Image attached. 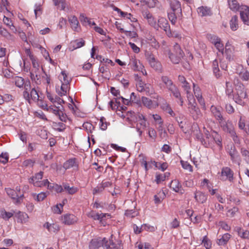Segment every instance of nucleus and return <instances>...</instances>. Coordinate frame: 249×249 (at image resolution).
<instances>
[{
  "mask_svg": "<svg viewBox=\"0 0 249 249\" xmlns=\"http://www.w3.org/2000/svg\"><path fill=\"white\" fill-rule=\"evenodd\" d=\"M233 89L231 84L229 82H226V93L229 98H232Z\"/></svg>",
  "mask_w": 249,
  "mask_h": 249,
  "instance_id": "28",
  "label": "nucleus"
},
{
  "mask_svg": "<svg viewBox=\"0 0 249 249\" xmlns=\"http://www.w3.org/2000/svg\"><path fill=\"white\" fill-rule=\"evenodd\" d=\"M181 163L182 167L190 172L192 171V166L187 161H181Z\"/></svg>",
  "mask_w": 249,
  "mask_h": 249,
  "instance_id": "56",
  "label": "nucleus"
},
{
  "mask_svg": "<svg viewBox=\"0 0 249 249\" xmlns=\"http://www.w3.org/2000/svg\"><path fill=\"white\" fill-rule=\"evenodd\" d=\"M237 232L238 235L243 238L249 239V231H244L240 228H237Z\"/></svg>",
  "mask_w": 249,
  "mask_h": 249,
  "instance_id": "34",
  "label": "nucleus"
},
{
  "mask_svg": "<svg viewBox=\"0 0 249 249\" xmlns=\"http://www.w3.org/2000/svg\"><path fill=\"white\" fill-rule=\"evenodd\" d=\"M48 183L49 181L48 179H45L42 181H36L34 183V186L41 187L46 186Z\"/></svg>",
  "mask_w": 249,
  "mask_h": 249,
  "instance_id": "50",
  "label": "nucleus"
},
{
  "mask_svg": "<svg viewBox=\"0 0 249 249\" xmlns=\"http://www.w3.org/2000/svg\"><path fill=\"white\" fill-rule=\"evenodd\" d=\"M197 12L201 17L211 16L212 13L211 8L207 6H200L197 8Z\"/></svg>",
  "mask_w": 249,
  "mask_h": 249,
  "instance_id": "17",
  "label": "nucleus"
},
{
  "mask_svg": "<svg viewBox=\"0 0 249 249\" xmlns=\"http://www.w3.org/2000/svg\"><path fill=\"white\" fill-rule=\"evenodd\" d=\"M34 196H36V199L38 201H42L45 197H46L47 196L45 193L42 192L38 194L36 196L34 195Z\"/></svg>",
  "mask_w": 249,
  "mask_h": 249,
  "instance_id": "64",
  "label": "nucleus"
},
{
  "mask_svg": "<svg viewBox=\"0 0 249 249\" xmlns=\"http://www.w3.org/2000/svg\"><path fill=\"white\" fill-rule=\"evenodd\" d=\"M229 8L232 11H236L239 9V4L236 0H228Z\"/></svg>",
  "mask_w": 249,
  "mask_h": 249,
  "instance_id": "27",
  "label": "nucleus"
},
{
  "mask_svg": "<svg viewBox=\"0 0 249 249\" xmlns=\"http://www.w3.org/2000/svg\"><path fill=\"white\" fill-rule=\"evenodd\" d=\"M211 110L212 113L216 118V119L220 123H221L223 120L221 109L219 108L214 106H212Z\"/></svg>",
  "mask_w": 249,
  "mask_h": 249,
  "instance_id": "16",
  "label": "nucleus"
},
{
  "mask_svg": "<svg viewBox=\"0 0 249 249\" xmlns=\"http://www.w3.org/2000/svg\"><path fill=\"white\" fill-rule=\"evenodd\" d=\"M227 149L228 152L230 155L231 160L233 162H236L239 159V155L235 146L233 144H228L227 145Z\"/></svg>",
  "mask_w": 249,
  "mask_h": 249,
  "instance_id": "8",
  "label": "nucleus"
},
{
  "mask_svg": "<svg viewBox=\"0 0 249 249\" xmlns=\"http://www.w3.org/2000/svg\"><path fill=\"white\" fill-rule=\"evenodd\" d=\"M30 77L33 81H34L36 85H40L41 83V76L40 75L39 69H32L30 72Z\"/></svg>",
  "mask_w": 249,
  "mask_h": 249,
  "instance_id": "11",
  "label": "nucleus"
},
{
  "mask_svg": "<svg viewBox=\"0 0 249 249\" xmlns=\"http://www.w3.org/2000/svg\"><path fill=\"white\" fill-rule=\"evenodd\" d=\"M214 141L220 148H222V138L215 131H213L212 133V139L211 142Z\"/></svg>",
  "mask_w": 249,
  "mask_h": 249,
  "instance_id": "19",
  "label": "nucleus"
},
{
  "mask_svg": "<svg viewBox=\"0 0 249 249\" xmlns=\"http://www.w3.org/2000/svg\"><path fill=\"white\" fill-rule=\"evenodd\" d=\"M66 2L65 0H59L58 3H57V8L58 9H59L60 10H64L65 8L66 7Z\"/></svg>",
  "mask_w": 249,
  "mask_h": 249,
  "instance_id": "60",
  "label": "nucleus"
},
{
  "mask_svg": "<svg viewBox=\"0 0 249 249\" xmlns=\"http://www.w3.org/2000/svg\"><path fill=\"white\" fill-rule=\"evenodd\" d=\"M231 238V235L229 233H225L219 239L217 242L219 245H225Z\"/></svg>",
  "mask_w": 249,
  "mask_h": 249,
  "instance_id": "29",
  "label": "nucleus"
},
{
  "mask_svg": "<svg viewBox=\"0 0 249 249\" xmlns=\"http://www.w3.org/2000/svg\"><path fill=\"white\" fill-rule=\"evenodd\" d=\"M161 80L165 85V88H167L168 90L174 85L172 80L167 76H161Z\"/></svg>",
  "mask_w": 249,
  "mask_h": 249,
  "instance_id": "23",
  "label": "nucleus"
},
{
  "mask_svg": "<svg viewBox=\"0 0 249 249\" xmlns=\"http://www.w3.org/2000/svg\"><path fill=\"white\" fill-rule=\"evenodd\" d=\"M222 127L224 131L229 133L230 134V132L234 131L233 128V126L231 124H224Z\"/></svg>",
  "mask_w": 249,
  "mask_h": 249,
  "instance_id": "43",
  "label": "nucleus"
},
{
  "mask_svg": "<svg viewBox=\"0 0 249 249\" xmlns=\"http://www.w3.org/2000/svg\"><path fill=\"white\" fill-rule=\"evenodd\" d=\"M182 87L186 91V93L187 94V97L189 98V94H190V86L189 85V84L187 82V81H185V83H183L182 84Z\"/></svg>",
  "mask_w": 249,
  "mask_h": 249,
  "instance_id": "62",
  "label": "nucleus"
},
{
  "mask_svg": "<svg viewBox=\"0 0 249 249\" xmlns=\"http://www.w3.org/2000/svg\"><path fill=\"white\" fill-rule=\"evenodd\" d=\"M100 127L103 130H105L107 128V123L106 122V119L102 117L100 119Z\"/></svg>",
  "mask_w": 249,
  "mask_h": 249,
  "instance_id": "49",
  "label": "nucleus"
},
{
  "mask_svg": "<svg viewBox=\"0 0 249 249\" xmlns=\"http://www.w3.org/2000/svg\"><path fill=\"white\" fill-rule=\"evenodd\" d=\"M230 135L233 141L235 143L239 144L240 143V139L238 136L236 135L235 131L230 132Z\"/></svg>",
  "mask_w": 249,
  "mask_h": 249,
  "instance_id": "57",
  "label": "nucleus"
},
{
  "mask_svg": "<svg viewBox=\"0 0 249 249\" xmlns=\"http://www.w3.org/2000/svg\"><path fill=\"white\" fill-rule=\"evenodd\" d=\"M189 109L190 113L192 115L194 119H196L199 116L201 115L200 111L198 107H196V103L189 104Z\"/></svg>",
  "mask_w": 249,
  "mask_h": 249,
  "instance_id": "12",
  "label": "nucleus"
},
{
  "mask_svg": "<svg viewBox=\"0 0 249 249\" xmlns=\"http://www.w3.org/2000/svg\"><path fill=\"white\" fill-rule=\"evenodd\" d=\"M241 18L243 22L248 25H249V7L247 6L241 7L240 11Z\"/></svg>",
  "mask_w": 249,
  "mask_h": 249,
  "instance_id": "9",
  "label": "nucleus"
},
{
  "mask_svg": "<svg viewBox=\"0 0 249 249\" xmlns=\"http://www.w3.org/2000/svg\"><path fill=\"white\" fill-rule=\"evenodd\" d=\"M184 55V53L183 51L178 43H176L174 45L173 49L169 52V57L171 61L174 64H178Z\"/></svg>",
  "mask_w": 249,
  "mask_h": 249,
  "instance_id": "3",
  "label": "nucleus"
},
{
  "mask_svg": "<svg viewBox=\"0 0 249 249\" xmlns=\"http://www.w3.org/2000/svg\"><path fill=\"white\" fill-rule=\"evenodd\" d=\"M160 27L166 33L170 30V27L167 19L163 18H161L158 20V24L157 25V29Z\"/></svg>",
  "mask_w": 249,
  "mask_h": 249,
  "instance_id": "13",
  "label": "nucleus"
},
{
  "mask_svg": "<svg viewBox=\"0 0 249 249\" xmlns=\"http://www.w3.org/2000/svg\"><path fill=\"white\" fill-rule=\"evenodd\" d=\"M169 91H171L173 95L176 98H178V97H180V93L178 89L177 88L175 85H174L170 89L168 90Z\"/></svg>",
  "mask_w": 249,
  "mask_h": 249,
  "instance_id": "38",
  "label": "nucleus"
},
{
  "mask_svg": "<svg viewBox=\"0 0 249 249\" xmlns=\"http://www.w3.org/2000/svg\"><path fill=\"white\" fill-rule=\"evenodd\" d=\"M53 126L55 130L59 132H62L65 129V124L61 122L53 123Z\"/></svg>",
  "mask_w": 249,
  "mask_h": 249,
  "instance_id": "35",
  "label": "nucleus"
},
{
  "mask_svg": "<svg viewBox=\"0 0 249 249\" xmlns=\"http://www.w3.org/2000/svg\"><path fill=\"white\" fill-rule=\"evenodd\" d=\"M104 188L103 187L102 185L101 184L100 185L94 188V189L93 190V195H95L97 194L101 193L104 191Z\"/></svg>",
  "mask_w": 249,
  "mask_h": 249,
  "instance_id": "61",
  "label": "nucleus"
},
{
  "mask_svg": "<svg viewBox=\"0 0 249 249\" xmlns=\"http://www.w3.org/2000/svg\"><path fill=\"white\" fill-rule=\"evenodd\" d=\"M107 214L106 213H96L94 212H91L89 214V216L91 217L94 220H99L102 221L104 217H106V215Z\"/></svg>",
  "mask_w": 249,
  "mask_h": 249,
  "instance_id": "26",
  "label": "nucleus"
},
{
  "mask_svg": "<svg viewBox=\"0 0 249 249\" xmlns=\"http://www.w3.org/2000/svg\"><path fill=\"white\" fill-rule=\"evenodd\" d=\"M214 46L219 52L223 54H224V48L223 44L221 42V40L218 41L217 43H216L214 44Z\"/></svg>",
  "mask_w": 249,
  "mask_h": 249,
  "instance_id": "51",
  "label": "nucleus"
},
{
  "mask_svg": "<svg viewBox=\"0 0 249 249\" xmlns=\"http://www.w3.org/2000/svg\"><path fill=\"white\" fill-rule=\"evenodd\" d=\"M38 88H36L35 87L31 89V82L30 81H26L24 87V90L23 92V96L24 98L28 101L29 104H31V100L35 102H37L41 101L40 99V96L39 95Z\"/></svg>",
  "mask_w": 249,
  "mask_h": 249,
  "instance_id": "1",
  "label": "nucleus"
},
{
  "mask_svg": "<svg viewBox=\"0 0 249 249\" xmlns=\"http://www.w3.org/2000/svg\"><path fill=\"white\" fill-rule=\"evenodd\" d=\"M133 121L137 122V130L139 133V135L141 136L142 133V129H143L146 127L145 117L142 114L139 113L137 115L136 118Z\"/></svg>",
  "mask_w": 249,
  "mask_h": 249,
  "instance_id": "4",
  "label": "nucleus"
},
{
  "mask_svg": "<svg viewBox=\"0 0 249 249\" xmlns=\"http://www.w3.org/2000/svg\"><path fill=\"white\" fill-rule=\"evenodd\" d=\"M8 159L9 156L7 153H2L0 155V162L3 164H5L6 163H7L8 161Z\"/></svg>",
  "mask_w": 249,
  "mask_h": 249,
  "instance_id": "48",
  "label": "nucleus"
},
{
  "mask_svg": "<svg viewBox=\"0 0 249 249\" xmlns=\"http://www.w3.org/2000/svg\"><path fill=\"white\" fill-rule=\"evenodd\" d=\"M168 17L171 23L175 25L177 21L178 18H180L182 17V13H180V14L178 15L177 14V12L171 11L168 13Z\"/></svg>",
  "mask_w": 249,
  "mask_h": 249,
  "instance_id": "22",
  "label": "nucleus"
},
{
  "mask_svg": "<svg viewBox=\"0 0 249 249\" xmlns=\"http://www.w3.org/2000/svg\"><path fill=\"white\" fill-rule=\"evenodd\" d=\"M13 213L11 212H7L4 211L3 213H1L2 217L5 220H8L12 216H13Z\"/></svg>",
  "mask_w": 249,
  "mask_h": 249,
  "instance_id": "63",
  "label": "nucleus"
},
{
  "mask_svg": "<svg viewBox=\"0 0 249 249\" xmlns=\"http://www.w3.org/2000/svg\"><path fill=\"white\" fill-rule=\"evenodd\" d=\"M78 218L72 214H66L62 216V222L65 225H72L76 223Z\"/></svg>",
  "mask_w": 249,
  "mask_h": 249,
  "instance_id": "7",
  "label": "nucleus"
},
{
  "mask_svg": "<svg viewBox=\"0 0 249 249\" xmlns=\"http://www.w3.org/2000/svg\"><path fill=\"white\" fill-rule=\"evenodd\" d=\"M153 163L156 167L161 170L162 171H164L167 168V164L166 162H164L161 164L160 162L158 163L157 162L154 161Z\"/></svg>",
  "mask_w": 249,
  "mask_h": 249,
  "instance_id": "46",
  "label": "nucleus"
},
{
  "mask_svg": "<svg viewBox=\"0 0 249 249\" xmlns=\"http://www.w3.org/2000/svg\"><path fill=\"white\" fill-rule=\"evenodd\" d=\"M202 134L200 132H198L197 134H196V138L199 140L202 144L204 145L205 147H208L210 146V142L208 141V143H207V142L205 141V139H203L201 137Z\"/></svg>",
  "mask_w": 249,
  "mask_h": 249,
  "instance_id": "44",
  "label": "nucleus"
},
{
  "mask_svg": "<svg viewBox=\"0 0 249 249\" xmlns=\"http://www.w3.org/2000/svg\"><path fill=\"white\" fill-rule=\"evenodd\" d=\"M221 176L224 180L228 179L232 181L233 178V172L231 169L228 167H225L222 169Z\"/></svg>",
  "mask_w": 249,
  "mask_h": 249,
  "instance_id": "10",
  "label": "nucleus"
},
{
  "mask_svg": "<svg viewBox=\"0 0 249 249\" xmlns=\"http://www.w3.org/2000/svg\"><path fill=\"white\" fill-rule=\"evenodd\" d=\"M195 198L197 202L204 203L206 201L207 196L204 193L200 191H196L195 194Z\"/></svg>",
  "mask_w": 249,
  "mask_h": 249,
  "instance_id": "20",
  "label": "nucleus"
},
{
  "mask_svg": "<svg viewBox=\"0 0 249 249\" xmlns=\"http://www.w3.org/2000/svg\"><path fill=\"white\" fill-rule=\"evenodd\" d=\"M14 82L16 86L19 88H22L23 86L24 87L26 82L22 77L19 76H15L14 79Z\"/></svg>",
  "mask_w": 249,
  "mask_h": 249,
  "instance_id": "25",
  "label": "nucleus"
},
{
  "mask_svg": "<svg viewBox=\"0 0 249 249\" xmlns=\"http://www.w3.org/2000/svg\"><path fill=\"white\" fill-rule=\"evenodd\" d=\"M169 37L180 38V35L176 31L172 32L171 29L168 31L166 34Z\"/></svg>",
  "mask_w": 249,
  "mask_h": 249,
  "instance_id": "58",
  "label": "nucleus"
},
{
  "mask_svg": "<svg viewBox=\"0 0 249 249\" xmlns=\"http://www.w3.org/2000/svg\"><path fill=\"white\" fill-rule=\"evenodd\" d=\"M132 69L134 71H140L141 69H142L143 67V66L141 64L139 60L134 59L131 61V63Z\"/></svg>",
  "mask_w": 249,
  "mask_h": 249,
  "instance_id": "32",
  "label": "nucleus"
},
{
  "mask_svg": "<svg viewBox=\"0 0 249 249\" xmlns=\"http://www.w3.org/2000/svg\"><path fill=\"white\" fill-rule=\"evenodd\" d=\"M113 235L110 236L109 241H105V249H121L122 247V241L120 240H114Z\"/></svg>",
  "mask_w": 249,
  "mask_h": 249,
  "instance_id": "5",
  "label": "nucleus"
},
{
  "mask_svg": "<svg viewBox=\"0 0 249 249\" xmlns=\"http://www.w3.org/2000/svg\"><path fill=\"white\" fill-rule=\"evenodd\" d=\"M234 47L229 42H227L225 45V53L227 56V59L230 60L233 53Z\"/></svg>",
  "mask_w": 249,
  "mask_h": 249,
  "instance_id": "21",
  "label": "nucleus"
},
{
  "mask_svg": "<svg viewBox=\"0 0 249 249\" xmlns=\"http://www.w3.org/2000/svg\"><path fill=\"white\" fill-rule=\"evenodd\" d=\"M83 127L86 129L88 132L89 131L90 133L92 132V129L94 128L93 125L88 122L84 123L83 124Z\"/></svg>",
  "mask_w": 249,
  "mask_h": 249,
  "instance_id": "54",
  "label": "nucleus"
},
{
  "mask_svg": "<svg viewBox=\"0 0 249 249\" xmlns=\"http://www.w3.org/2000/svg\"><path fill=\"white\" fill-rule=\"evenodd\" d=\"M170 7L171 11L177 12V15L182 13L181 5L180 2L177 0H171L170 1Z\"/></svg>",
  "mask_w": 249,
  "mask_h": 249,
  "instance_id": "15",
  "label": "nucleus"
},
{
  "mask_svg": "<svg viewBox=\"0 0 249 249\" xmlns=\"http://www.w3.org/2000/svg\"><path fill=\"white\" fill-rule=\"evenodd\" d=\"M140 113H135L133 111H128L127 113V116L128 119H130L131 120L134 121V119L136 118V116L138 114Z\"/></svg>",
  "mask_w": 249,
  "mask_h": 249,
  "instance_id": "59",
  "label": "nucleus"
},
{
  "mask_svg": "<svg viewBox=\"0 0 249 249\" xmlns=\"http://www.w3.org/2000/svg\"><path fill=\"white\" fill-rule=\"evenodd\" d=\"M142 102L144 106L148 107L149 108H151L153 107L152 100L146 97H142Z\"/></svg>",
  "mask_w": 249,
  "mask_h": 249,
  "instance_id": "33",
  "label": "nucleus"
},
{
  "mask_svg": "<svg viewBox=\"0 0 249 249\" xmlns=\"http://www.w3.org/2000/svg\"><path fill=\"white\" fill-rule=\"evenodd\" d=\"M238 212V208L237 207H233L228 211L227 215L231 217H233Z\"/></svg>",
  "mask_w": 249,
  "mask_h": 249,
  "instance_id": "53",
  "label": "nucleus"
},
{
  "mask_svg": "<svg viewBox=\"0 0 249 249\" xmlns=\"http://www.w3.org/2000/svg\"><path fill=\"white\" fill-rule=\"evenodd\" d=\"M7 194L8 195L11 197L13 199H14L15 201V203H20L21 202V200L22 199V197L23 196V195H20V196H18L17 195V192L16 191L11 189H7Z\"/></svg>",
  "mask_w": 249,
  "mask_h": 249,
  "instance_id": "14",
  "label": "nucleus"
},
{
  "mask_svg": "<svg viewBox=\"0 0 249 249\" xmlns=\"http://www.w3.org/2000/svg\"><path fill=\"white\" fill-rule=\"evenodd\" d=\"M150 65L151 67L156 71H160L161 69V65L160 63L156 60L153 62H151V63H150Z\"/></svg>",
  "mask_w": 249,
  "mask_h": 249,
  "instance_id": "45",
  "label": "nucleus"
},
{
  "mask_svg": "<svg viewBox=\"0 0 249 249\" xmlns=\"http://www.w3.org/2000/svg\"><path fill=\"white\" fill-rule=\"evenodd\" d=\"M179 184L177 180H172L170 183V187L176 192H178L179 191Z\"/></svg>",
  "mask_w": 249,
  "mask_h": 249,
  "instance_id": "36",
  "label": "nucleus"
},
{
  "mask_svg": "<svg viewBox=\"0 0 249 249\" xmlns=\"http://www.w3.org/2000/svg\"><path fill=\"white\" fill-rule=\"evenodd\" d=\"M235 90L236 92L233 95V99L236 103L244 106L245 104L244 99L247 98L245 86L242 83L238 82L235 85Z\"/></svg>",
  "mask_w": 249,
  "mask_h": 249,
  "instance_id": "2",
  "label": "nucleus"
},
{
  "mask_svg": "<svg viewBox=\"0 0 249 249\" xmlns=\"http://www.w3.org/2000/svg\"><path fill=\"white\" fill-rule=\"evenodd\" d=\"M106 238L92 239L89 244V249H98L101 246L104 248Z\"/></svg>",
  "mask_w": 249,
  "mask_h": 249,
  "instance_id": "6",
  "label": "nucleus"
},
{
  "mask_svg": "<svg viewBox=\"0 0 249 249\" xmlns=\"http://www.w3.org/2000/svg\"><path fill=\"white\" fill-rule=\"evenodd\" d=\"M241 153L242 155L245 157V160L248 163H249V151L245 148L241 149Z\"/></svg>",
  "mask_w": 249,
  "mask_h": 249,
  "instance_id": "47",
  "label": "nucleus"
},
{
  "mask_svg": "<svg viewBox=\"0 0 249 249\" xmlns=\"http://www.w3.org/2000/svg\"><path fill=\"white\" fill-rule=\"evenodd\" d=\"M193 89L194 94L196 97H199V96L202 95L199 87L194 83H193Z\"/></svg>",
  "mask_w": 249,
  "mask_h": 249,
  "instance_id": "52",
  "label": "nucleus"
},
{
  "mask_svg": "<svg viewBox=\"0 0 249 249\" xmlns=\"http://www.w3.org/2000/svg\"><path fill=\"white\" fill-rule=\"evenodd\" d=\"M165 194L163 192L160 193L158 195L154 196V202L155 204H159L163 200Z\"/></svg>",
  "mask_w": 249,
  "mask_h": 249,
  "instance_id": "39",
  "label": "nucleus"
},
{
  "mask_svg": "<svg viewBox=\"0 0 249 249\" xmlns=\"http://www.w3.org/2000/svg\"><path fill=\"white\" fill-rule=\"evenodd\" d=\"M72 43L73 44L74 49H76L84 46L85 41L82 39H81L80 40H76L74 41Z\"/></svg>",
  "mask_w": 249,
  "mask_h": 249,
  "instance_id": "37",
  "label": "nucleus"
},
{
  "mask_svg": "<svg viewBox=\"0 0 249 249\" xmlns=\"http://www.w3.org/2000/svg\"><path fill=\"white\" fill-rule=\"evenodd\" d=\"M207 38L211 42L214 44L217 43L218 41H220V38L215 35L209 34L207 35Z\"/></svg>",
  "mask_w": 249,
  "mask_h": 249,
  "instance_id": "42",
  "label": "nucleus"
},
{
  "mask_svg": "<svg viewBox=\"0 0 249 249\" xmlns=\"http://www.w3.org/2000/svg\"><path fill=\"white\" fill-rule=\"evenodd\" d=\"M202 243L203 244L204 246L206 249H210L211 248V242L207 237L205 236L202 241Z\"/></svg>",
  "mask_w": 249,
  "mask_h": 249,
  "instance_id": "41",
  "label": "nucleus"
},
{
  "mask_svg": "<svg viewBox=\"0 0 249 249\" xmlns=\"http://www.w3.org/2000/svg\"><path fill=\"white\" fill-rule=\"evenodd\" d=\"M69 21L71 24V28L73 30H76L79 25V22L77 18L75 16H71L69 18Z\"/></svg>",
  "mask_w": 249,
  "mask_h": 249,
  "instance_id": "30",
  "label": "nucleus"
},
{
  "mask_svg": "<svg viewBox=\"0 0 249 249\" xmlns=\"http://www.w3.org/2000/svg\"><path fill=\"white\" fill-rule=\"evenodd\" d=\"M78 167V164L76 162V159L75 158L69 159L63 164V167L66 170L70 169L71 167H74L77 169Z\"/></svg>",
  "mask_w": 249,
  "mask_h": 249,
  "instance_id": "18",
  "label": "nucleus"
},
{
  "mask_svg": "<svg viewBox=\"0 0 249 249\" xmlns=\"http://www.w3.org/2000/svg\"><path fill=\"white\" fill-rule=\"evenodd\" d=\"M35 163V160L31 159H28L23 162V166L25 167H33Z\"/></svg>",
  "mask_w": 249,
  "mask_h": 249,
  "instance_id": "55",
  "label": "nucleus"
},
{
  "mask_svg": "<svg viewBox=\"0 0 249 249\" xmlns=\"http://www.w3.org/2000/svg\"><path fill=\"white\" fill-rule=\"evenodd\" d=\"M63 188L64 191L67 192L70 195H73L77 192L78 189L73 186L70 187L68 183H63Z\"/></svg>",
  "mask_w": 249,
  "mask_h": 249,
  "instance_id": "24",
  "label": "nucleus"
},
{
  "mask_svg": "<svg viewBox=\"0 0 249 249\" xmlns=\"http://www.w3.org/2000/svg\"><path fill=\"white\" fill-rule=\"evenodd\" d=\"M18 218L19 219L21 222H25L28 218V216L27 213L21 212H18L17 213Z\"/></svg>",
  "mask_w": 249,
  "mask_h": 249,
  "instance_id": "40",
  "label": "nucleus"
},
{
  "mask_svg": "<svg viewBox=\"0 0 249 249\" xmlns=\"http://www.w3.org/2000/svg\"><path fill=\"white\" fill-rule=\"evenodd\" d=\"M238 17L236 15L232 17L230 20V27L232 31H236L238 27Z\"/></svg>",
  "mask_w": 249,
  "mask_h": 249,
  "instance_id": "31",
  "label": "nucleus"
}]
</instances>
